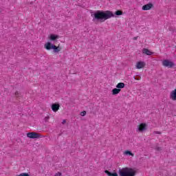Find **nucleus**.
<instances>
[{"label":"nucleus","mask_w":176,"mask_h":176,"mask_svg":"<svg viewBox=\"0 0 176 176\" xmlns=\"http://www.w3.org/2000/svg\"><path fill=\"white\" fill-rule=\"evenodd\" d=\"M115 14L116 16H122L123 12L118 10L113 13L109 10H97L91 13V16L93 18L92 21H99L100 23H104V21L109 20V19L115 17Z\"/></svg>","instance_id":"1"},{"label":"nucleus","mask_w":176,"mask_h":176,"mask_svg":"<svg viewBox=\"0 0 176 176\" xmlns=\"http://www.w3.org/2000/svg\"><path fill=\"white\" fill-rule=\"evenodd\" d=\"M119 175L120 176H134L135 175V172L131 168H123L122 169H119Z\"/></svg>","instance_id":"2"},{"label":"nucleus","mask_w":176,"mask_h":176,"mask_svg":"<svg viewBox=\"0 0 176 176\" xmlns=\"http://www.w3.org/2000/svg\"><path fill=\"white\" fill-rule=\"evenodd\" d=\"M27 137H28V138H42V137L45 136L36 133H28Z\"/></svg>","instance_id":"3"},{"label":"nucleus","mask_w":176,"mask_h":176,"mask_svg":"<svg viewBox=\"0 0 176 176\" xmlns=\"http://www.w3.org/2000/svg\"><path fill=\"white\" fill-rule=\"evenodd\" d=\"M162 65H164V67H166L167 68H173V67H174V63L168 60H164L162 61Z\"/></svg>","instance_id":"4"},{"label":"nucleus","mask_w":176,"mask_h":176,"mask_svg":"<svg viewBox=\"0 0 176 176\" xmlns=\"http://www.w3.org/2000/svg\"><path fill=\"white\" fill-rule=\"evenodd\" d=\"M146 129H148V125L145 123L140 124L138 127L139 131H145Z\"/></svg>","instance_id":"5"},{"label":"nucleus","mask_w":176,"mask_h":176,"mask_svg":"<svg viewBox=\"0 0 176 176\" xmlns=\"http://www.w3.org/2000/svg\"><path fill=\"white\" fill-rule=\"evenodd\" d=\"M153 8V4L149 3L142 6V10H151Z\"/></svg>","instance_id":"6"},{"label":"nucleus","mask_w":176,"mask_h":176,"mask_svg":"<svg viewBox=\"0 0 176 176\" xmlns=\"http://www.w3.org/2000/svg\"><path fill=\"white\" fill-rule=\"evenodd\" d=\"M146 64L145 62L139 61L136 63V68L137 69H141L145 67Z\"/></svg>","instance_id":"7"},{"label":"nucleus","mask_w":176,"mask_h":176,"mask_svg":"<svg viewBox=\"0 0 176 176\" xmlns=\"http://www.w3.org/2000/svg\"><path fill=\"white\" fill-rule=\"evenodd\" d=\"M170 98L173 101H176V89L170 92Z\"/></svg>","instance_id":"8"},{"label":"nucleus","mask_w":176,"mask_h":176,"mask_svg":"<svg viewBox=\"0 0 176 176\" xmlns=\"http://www.w3.org/2000/svg\"><path fill=\"white\" fill-rule=\"evenodd\" d=\"M52 109L54 112H57L60 109V104H52Z\"/></svg>","instance_id":"9"},{"label":"nucleus","mask_w":176,"mask_h":176,"mask_svg":"<svg viewBox=\"0 0 176 176\" xmlns=\"http://www.w3.org/2000/svg\"><path fill=\"white\" fill-rule=\"evenodd\" d=\"M142 53L143 54H146V56H152V54H153V52H151V50L146 48L143 49Z\"/></svg>","instance_id":"10"},{"label":"nucleus","mask_w":176,"mask_h":176,"mask_svg":"<svg viewBox=\"0 0 176 176\" xmlns=\"http://www.w3.org/2000/svg\"><path fill=\"white\" fill-rule=\"evenodd\" d=\"M52 49L54 50V52L55 53H58V52H60V51H61V48H59V47H57V46H56V45H52Z\"/></svg>","instance_id":"11"},{"label":"nucleus","mask_w":176,"mask_h":176,"mask_svg":"<svg viewBox=\"0 0 176 176\" xmlns=\"http://www.w3.org/2000/svg\"><path fill=\"white\" fill-rule=\"evenodd\" d=\"M121 91V89H118V88H114L113 90H112V94L113 96H116V94H119Z\"/></svg>","instance_id":"12"},{"label":"nucleus","mask_w":176,"mask_h":176,"mask_svg":"<svg viewBox=\"0 0 176 176\" xmlns=\"http://www.w3.org/2000/svg\"><path fill=\"white\" fill-rule=\"evenodd\" d=\"M49 38L50 41H56V39H58V35L51 34Z\"/></svg>","instance_id":"13"},{"label":"nucleus","mask_w":176,"mask_h":176,"mask_svg":"<svg viewBox=\"0 0 176 176\" xmlns=\"http://www.w3.org/2000/svg\"><path fill=\"white\" fill-rule=\"evenodd\" d=\"M52 46H53V45H52V43L48 42L46 44H45V49H47V50H50L52 48Z\"/></svg>","instance_id":"14"},{"label":"nucleus","mask_w":176,"mask_h":176,"mask_svg":"<svg viewBox=\"0 0 176 176\" xmlns=\"http://www.w3.org/2000/svg\"><path fill=\"white\" fill-rule=\"evenodd\" d=\"M117 89H124V82H120L116 85Z\"/></svg>","instance_id":"15"},{"label":"nucleus","mask_w":176,"mask_h":176,"mask_svg":"<svg viewBox=\"0 0 176 176\" xmlns=\"http://www.w3.org/2000/svg\"><path fill=\"white\" fill-rule=\"evenodd\" d=\"M105 174H107L108 176H113V173L109 172L108 170H104Z\"/></svg>","instance_id":"16"},{"label":"nucleus","mask_w":176,"mask_h":176,"mask_svg":"<svg viewBox=\"0 0 176 176\" xmlns=\"http://www.w3.org/2000/svg\"><path fill=\"white\" fill-rule=\"evenodd\" d=\"M125 155H129V156H134V154H133V153H131V151H126L124 152Z\"/></svg>","instance_id":"17"},{"label":"nucleus","mask_w":176,"mask_h":176,"mask_svg":"<svg viewBox=\"0 0 176 176\" xmlns=\"http://www.w3.org/2000/svg\"><path fill=\"white\" fill-rule=\"evenodd\" d=\"M15 97H16L17 98H19V97H20V92L19 91H16L15 94Z\"/></svg>","instance_id":"18"},{"label":"nucleus","mask_w":176,"mask_h":176,"mask_svg":"<svg viewBox=\"0 0 176 176\" xmlns=\"http://www.w3.org/2000/svg\"><path fill=\"white\" fill-rule=\"evenodd\" d=\"M85 115H86V111H82V112L80 113V116H85Z\"/></svg>","instance_id":"19"},{"label":"nucleus","mask_w":176,"mask_h":176,"mask_svg":"<svg viewBox=\"0 0 176 176\" xmlns=\"http://www.w3.org/2000/svg\"><path fill=\"white\" fill-rule=\"evenodd\" d=\"M63 174L60 172H58L57 173L55 174V176H61Z\"/></svg>","instance_id":"20"},{"label":"nucleus","mask_w":176,"mask_h":176,"mask_svg":"<svg viewBox=\"0 0 176 176\" xmlns=\"http://www.w3.org/2000/svg\"><path fill=\"white\" fill-rule=\"evenodd\" d=\"M49 119H50V117L47 116L45 118L44 120H45V122H49Z\"/></svg>","instance_id":"21"},{"label":"nucleus","mask_w":176,"mask_h":176,"mask_svg":"<svg viewBox=\"0 0 176 176\" xmlns=\"http://www.w3.org/2000/svg\"><path fill=\"white\" fill-rule=\"evenodd\" d=\"M155 150L156 151H162V147L156 146Z\"/></svg>","instance_id":"22"},{"label":"nucleus","mask_w":176,"mask_h":176,"mask_svg":"<svg viewBox=\"0 0 176 176\" xmlns=\"http://www.w3.org/2000/svg\"><path fill=\"white\" fill-rule=\"evenodd\" d=\"M67 123V120H63L62 122V124H65Z\"/></svg>","instance_id":"23"},{"label":"nucleus","mask_w":176,"mask_h":176,"mask_svg":"<svg viewBox=\"0 0 176 176\" xmlns=\"http://www.w3.org/2000/svg\"><path fill=\"white\" fill-rule=\"evenodd\" d=\"M137 39H138V36L133 37V40H134V41H137Z\"/></svg>","instance_id":"24"},{"label":"nucleus","mask_w":176,"mask_h":176,"mask_svg":"<svg viewBox=\"0 0 176 176\" xmlns=\"http://www.w3.org/2000/svg\"><path fill=\"white\" fill-rule=\"evenodd\" d=\"M113 176H118L117 173H113Z\"/></svg>","instance_id":"25"},{"label":"nucleus","mask_w":176,"mask_h":176,"mask_svg":"<svg viewBox=\"0 0 176 176\" xmlns=\"http://www.w3.org/2000/svg\"><path fill=\"white\" fill-rule=\"evenodd\" d=\"M135 79L136 80H140V78H135Z\"/></svg>","instance_id":"26"},{"label":"nucleus","mask_w":176,"mask_h":176,"mask_svg":"<svg viewBox=\"0 0 176 176\" xmlns=\"http://www.w3.org/2000/svg\"><path fill=\"white\" fill-rule=\"evenodd\" d=\"M154 133H160L159 131H155Z\"/></svg>","instance_id":"27"},{"label":"nucleus","mask_w":176,"mask_h":176,"mask_svg":"<svg viewBox=\"0 0 176 176\" xmlns=\"http://www.w3.org/2000/svg\"><path fill=\"white\" fill-rule=\"evenodd\" d=\"M158 134H160V133H158Z\"/></svg>","instance_id":"28"}]
</instances>
